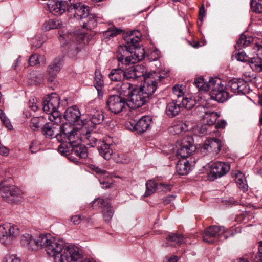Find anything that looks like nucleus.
<instances>
[{"label":"nucleus","instance_id":"f257e3e1","mask_svg":"<svg viewBox=\"0 0 262 262\" xmlns=\"http://www.w3.org/2000/svg\"><path fill=\"white\" fill-rule=\"evenodd\" d=\"M47 239L43 245L47 254L52 257L54 262H79L81 255L77 247L66 246L62 241L57 240L50 234H46Z\"/></svg>","mask_w":262,"mask_h":262},{"label":"nucleus","instance_id":"f03ea898","mask_svg":"<svg viewBox=\"0 0 262 262\" xmlns=\"http://www.w3.org/2000/svg\"><path fill=\"white\" fill-rule=\"evenodd\" d=\"M60 142H69L72 146L71 154L79 158L85 159L88 156L87 148L83 145L76 144L80 140L79 132L74 126L64 124L60 126V133L55 136Z\"/></svg>","mask_w":262,"mask_h":262},{"label":"nucleus","instance_id":"7ed1b4c3","mask_svg":"<svg viewBox=\"0 0 262 262\" xmlns=\"http://www.w3.org/2000/svg\"><path fill=\"white\" fill-rule=\"evenodd\" d=\"M60 103V98L56 94L46 97L42 102V109L49 115L48 119L57 125L61 123L62 118L60 113L57 111Z\"/></svg>","mask_w":262,"mask_h":262},{"label":"nucleus","instance_id":"20e7f679","mask_svg":"<svg viewBox=\"0 0 262 262\" xmlns=\"http://www.w3.org/2000/svg\"><path fill=\"white\" fill-rule=\"evenodd\" d=\"M233 231L223 226H212L207 228L203 235V241L209 243L223 241L233 235Z\"/></svg>","mask_w":262,"mask_h":262},{"label":"nucleus","instance_id":"39448f33","mask_svg":"<svg viewBox=\"0 0 262 262\" xmlns=\"http://www.w3.org/2000/svg\"><path fill=\"white\" fill-rule=\"evenodd\" d=\"M210 95L212 99L219 102H224L229 98V93L226 91L227 88L221 79L211 78L209 80Z\"/></svg>","mask_w":262,"mask_h":262},{"label":"nucleus","instance_id":"423d86ee","mask_svg":"<svg viewBox=\"0 0 262 262\" xmlns=\"http://www.w3.org/2000/svg\"><path fill=\"white\" fill-rule=\"evenodd\" d=\"M22 191L13 185L5 182L0 184V195L8 203H17L21 200Z\"/></svg>","mask_w":262,"mask_h":262},{"label":"nucleus","instance_id":"0eeeda50","mask_svg":"<svg viewBox=\"0 0 262 262\" xmlns=\"http://www.w3.org/2000/svg\"><path fill=\"white\" fill-rule=\"evenodd\" d=\"M20 234V230L17 225L5 223L0 225V241L4 244H10Z\"/></svg>","mask_w":262,"mask_h":262},{"label":"nucleus","instance_id":"6e6552de","mask_svg":"<svg viewBox=\"0 0 262 262\" xmlns=\"http://www.w3.org/2000/svg\"><path fill=\"white\" fill-rule=\"evenodd\" d=\"M68 12L71 16L78 20H83L89 14L88 6L80 2H76L75 0H70Z\"/></svg>","mask_w":262,"mask_h":262},{"label":"nucleus","instance_id":"1a4fd4ad","mask_svg":"<svg viewBox=\"0 0 262 262\" xmlns=\"http://www.w3.org/2000/svg\"><path fill=\"white\" fill-rule=\"evenodd\" d=\"M160 75L155 73H148L145 77L143 86L140 87L148 98L155 93L160 82Z\"/></svg>","mask_w":262,"mask_h":262},{"label":"nucleus","instance_id":"9d476101","mask_svg":"<svg viewBox=\"0 0 262 262\" xmlns=\"http://www.w3.org/2000/svg\"><path fill=\"white\" fill-rule=\"evenodd\" d=\"M148 100L149 98L145 96L140 87L133 89L131 94L128 98L129 105L132 108L140 107L144 105Z\"/></svg>","mask_w":262,"mask_h":262},{"label":"nucleus","instance_id":"9b49d317","mask_svg":"<svg viewBox=\"0 0 262 262\" xmlns=\"http://www.w3.org/2000/svg\"><path fill=\"white\" fill-rule=\"evenodd\" d=\"M152 122V119L149 116H144L137 122L135 120L129 121L126 124L128 129L136 131L137 133L141 134L146 131L150 127Z\"/></svg>","mask_w":262,"mask_h":262},{"label":"nucleus","instance_id":"f8f14e48","mask_svg":"<svg viewBox=\"0 0 262 262\" xmlns=\"http://www.w3.org/2000/svg\"><path fill=\"white\" fill-rule=\"evenodd\" d=\"M126 104L125 98L118 95H111L107 101V107L114 114L122 111L125 108Z\"/></svg>","mask_w":262,"mask_h":262},{"label":"nucleus","instance_id":"ddd939ff","mask_svg":"<svg viewBox=\"0 0 262 262\" xmlns=\"http://www.w3.org/2000/svg\"><path fill=\"white\" fill-rule=\"evenodd\" d=\"M133 48L126 45H120L116 52V58L119 62L118 66L129 65L130 57L133 54Z\"/></svg>","mask_w":262,"mask_h":262},{"label":"nucleus","instance_id":"4468645a","mask_svg":"<svg viewBox=\"0 0 262 262\" xmlns=\"http://www.w3.org/2000/svg\"><path fill=\"white\" fill-rule=\"evenodd\" d=\"M228 88L236 94H246L250 92L248 83L242 79H233L228 83Z\"/></svg>","mask_w":262,"mask_h":262},{"label":"nucleus","instance_id":"2eb2a0df","mask_svg":"<svg viewBox=\"0 0 262 262\" xmlns=\"http://www.w3.org/2000/svg\"><path fill=\"white\" fill-rule=\"evenodd\" d=\"M211 171L208 175L209 179L213 181L226 174L230 170V165L222 162H215L211 165Z\"/></svg>","mask_w":262,"mask_h":262},{"label":"nucleus","instance_id":"dca6fc26","mask_svg":"<svg viewBox=\"0 0 262 262\" xmlns=\"http://www.w3.org/2000/svg\"><path fill=\"white\" fill-rule=\"evenodd\" d=\"M81 113L75 105L68 108L64 112V117L70 123H76L78 125H83L85 123L80 119Z\"/></svg>","mask_w":262,"mask_h":262},{"label":"nucleus","instance_id":"f3484780","mask_svg":"<svg viewBox=\"0 0 262 262\" xmlns=\"http://www.w3.org/2000/svg\"><path fill=\"white\" fill-rule=\"evenodd\" d=\"M222 144L221 141L216 138H211L206 141L201 148V152L203 155L207 152H212L213 154H217L221 149Z\"/></svg>","mask_w":262,"mask_h":262},{"label":"nucleus","instance_id":"a211bd4d","mask_svg":"<svg viewBox=\"0 0 262 262\" xmlns=\"http://www.w3.org/2000/svg\"><path fill=\"white\" fill-rule=\"evenodd\" d=\"M63 58L59 57L55 58L50 63L47 68V73L49 75L48 79L51 82L54 81L57 74L60 71L63 66Z\"/></svg>","mask_w":262,"mask_h":262},{"label":"nucleus","instance_id":"6ab92c4d","mask_svg":"<svg viewBox=\"0 0 262 262\" xmlns=\"http://www.w3.org/2000/svg\"><path fill=\"white\" fill-rule=\"evenodd\" d=\"M124 79L135 80L144 75V69L141 65L133 66L126 69L124 68Z\"/></svg>","mask_w":262,"mask_h":262},{"label":"nucleus","instance_id":"aec40b11","mask_svg":"<svg viewBox=\"0 0 262 262\" xmlns=\"http://www.w3.org/2000/svg\"><path fill=\"white\" fill-rule=\"evenodd\" d=\"M179 100H172L167 103L165 113L169 118H173L179 115L182 111Z\"/></svg>","mask_w":262,"mask_h":262},{"label":"nucleus","instance_id":"412c9836","mask_svg":"<svg viewBox=\"0 0 262 262\" xmlns=\"http://www.w3.org/2000/svg\"><path fill=\"white\" fill-rule=\"evenodd\" d=\"M180 147L177 150V154L184 159L188 157L194 151L195 148L190 142L183 140L179 144Z\"/></svg>","mask_w":262,"mask_h":262},{"label":"nucleus","instance_id":"4be33fe9","mask_svg":"<svg viewBox=\"0 0 262 262\" xmlns=\"http://www.w3.org/2000/svg\"><path fill=\"white\" fill-rule=\"evenodd\" d=\"M79 134H81L80 139L90 147H94L97 142L96 138L94 136L95 133H92L89 132L85 128H82L79 130Z\"/></svg>","mask_w":262,"mask_h":262},{"label":"nucleus","instance_id":"5701e85b","mask_svg":"<svg viewBox=\"0 0 262 262\" xmlns=\"http://www.w3.org/2000/svg\"><path fill=\"white\" fill-rule=\"evenodd\" d=\"M165 246H176L185 242V238L180 234L171 233L166 238Z\"/></svg>","mask_w":262,"mask_h":262},{"label":"nucleus","instance_id":"b1692460","mask_svg":"<svg viewBox=\"0 0 262 262\" xmlns=\"http://www.w3.org/2000/svg\"><path fill=\"white\" fill-rule=\"evenodd\" d=\"M140 33L137 31H134L127 34L124 36V40L127 45L126 46L132 48L137 47L138 43L140 40Z\"/></svg>","mask_w":262,"mask_h":262},{"label":"nucleus","instance_id":"393cba45","mask_svg":"<svg viewBox=\"0 0 262 262\" xmlns=\"http://www.w3.org/2000/svg\"><path fill=\"white\" fill-rule=\"evenodd\" d=\"M94 85L96 89L99 98L103 97L102 89L104 86V82L102 79V76L99 70H96L95 73Z\"/></svg>","mask_w":262,"mask_h":262},{"label":"nucleus","instance_id":"a878e982","mask_svg":"<svg viewBox=\"0 0 262 262\" xmlns=\"http://www.w3.org/2000/svg\"><path fill=\"white\" fill-rule=\"evenodd\" d=\"M46 234H41L37 239H34L32 237L31 242L27 248L31 250H36L39 248H43L46 239Z\"/></svg>","mask_w":262,"mask_h":262},{"label":"nucleus","instance_id":"bb28decb","mask_svg":"<svg viewBox=\"0 0 262 262\" xmlns=\"http://www.w3.org/2000/svg\"><path fill=\"white\" fill-rule=\"evenodd\" d=\"M133 54L130 57V64H134L136 62L141 61L145 57V50L142 47L133 48Z\"/></svg>","mask_w":262,"mask_h":262},{"label":"nucleus","instance_id":"cd10ccee","mask_svg":"<svg viewBox=\"0 0 262 262\" xmlns=\"http://www.w3.org/2000/svg\"><path fill=\"white\" fill-rule=\"evenodd\" d=\"M124 66L121 64V66H119V68L111 70L108 74V77L111 81H120L124 79Z\"/></svg>","mask_w":262,"mask_h":262},{"label":"nucleus","instance_id":"c85d7f7f","mask_svg":"<svg viewBox=\"0 0 262 262\" xmlns=\"http://www.w3.org/2000/svg\"><path fill=\"white\" fill-rule=\"evenodd\" d=\"M98 151L102 157L105 160H108L113 154L112 145L103 141L98 147Z\"/></svg>","mask_w":262,"mask_h":262},{"label":"nucleus","instance_id":"c756f323","mask_svg":"<svg viewBox=\"0 0 262 262\" xmlns=\"http://www.w3.org/2000/svg\"><path fill=\"white\" fill-rule=\"evenodd\" d=\"M88 115L91 122L95 125L100 124L104 118L102 111L99 110H92Z\"/></svg>","mask_w":262,"mask_h":262},{"label":"nucleus","instance_id":"7c9ffc66","mask_svg":"<svg viewBox=\"0 0 262 262\" xmlns=\"http://www.w3.org/2000/svg\"><path fill=\"white\" fill-rule=\"evenodd\" d=\"M176 169L179 175H185L188 174L190 165L188 161L186 160H179L176 165Z\"/></svg>","mask_w":262,"mask_h":262},{"label":"nucleus","instance_id":"2f4dec72","mask_svg":"<svg viewBox=\"0 0 262 262\" xmlns=\"http://www.w3.org/2000/svg\"><path fill=\"white\" fill-rule=\"evenodd\" d=\"M81 26L83 28H85L88 30H91L94 28L97 25L96 19L95 16L93 14H88V16L83 18Z\"/></svg>","mask_w":262,"mask_h":262},{"label":"nucleus","instance_id":"473e14b6","mask_svg":"<svg viewBox=\"0 0 262 262\" xmlns=\"http://www.w3.org/2000/svg\"><path fill=\"white\" fill-rule=\"evenodd\" d=\"M248 64L253 71L255 72H262V58L259 56H255L250 58Z\"/></svg>","mask_w":262,"mask_h":262},{"label":"nucleus","instance_id":"72a5a7b5","mask_svg":"<svg viewBox=\"0 0 262 262\" xmlns=\"http://www.w3.org/2000/svg\"><path fill=\"white\" fill-rule=\"evenodd\" d=\"M135 85L129 82H123L118 88V92L120 95L129 98L132 92V89L135 88Z\"/></svg>","mask_w":262,"mask_h":262},{"label":"nucleus","instance_id":"f704fd0d","mask_svg":"<svg viewBox=\"0 0 262 262\" xmlns=\"http://www.w3.org/2000/svg\"><path fill=\"white\" fill-rule=\"evenodd\" d=\"M219 117L217 114L214 112H206L203 118V123L211 126L213 125L217 118Z\"/></svg>","mask_w":262,"mask_h":262},{"label":"nucleus","instance_id":"c9c22d12","mask_svg":"<svg viewBox=\"0 0 262 262\" xmlns=\"http://www.w3.org/2000/svg\"><path fill=\"white\" fill-rule=\"evenodd\" d=\"M63 26L62 22L59 19H50L43 24V29L45 31H49L51 29L60 28Z\"/></svg>","mask_w":262,"mask_h":262},{"label":"nucleus","instance_id":"e433bc0d","mask_svg":"<svg viewBox=\"0 0 262 262\" xmlns=\"http://www.w3.org/2000/svg\"><path fill=\"white\" fill-rule=\"evenodd\" d=\"M54 125H56V124L54 123V124L52 126L50 123H47L41 128L42 134L45 137L52 138L55 133L58 130L56 126H54ZM58 125L56 124V126Z\"/></svg>","mask_w":262,"mask_h":262},{"label":"nucleus","instance_id":"4c0bfd02","mask_svg":"<svg viewBox=\"0 0 262 262\" xmlns=\"http://www.w3.org/2000/svg\"><path fill=\"white\" fill-rule=\"evenodd\" d=\"M235 181L240 189L244 191H246L248 190V185L246 180L242 173L238 172L235 174Z\"/></svg>","mask_w":262,"mask_h":262},{"label":"nucleus","instance_id":"58836bf2","mask_svg":"<svg viewBox=\"0 0 262 262\" xmlns=\"http://www.w3.org/2000/svg\"><path fill=\"white\" fill-rule=\"evenodd\" d=\"M252 40L253 38L251 36H247L244 34H242L240 36L239 38L237 41V43L235 47L237 49V48L241 49L242 47H247L250 45Z\"/></svg>","mask_w":262,"mask_h":262},{"label":"nucleus","instance_id":"ea45409f","mask_svg":"<svg viewBox=\"0 0 262 262\" xmlns=\"http://www.w3.org/2000/svg\"><path fill=\"white\" fill-rule=\"evenodd\" d=\"M44 122V119L43 117H33L30 120L29 126L32 130L34 131L38 130Z\"/></svg>","mask_w":262,"mask_h":262},{"label":"nucleus","instance_id":"a19ab883","mask_svg":"<svg viewBox=\"0 0 262 262\" xmlns=\"http://www.w3.org/2000/svg\"><path fill=\"white\" fill-rule=\"evenodd\" d=\"M45 57L44 56L39 55L37 54H32L29 58V63L31 66H34L45 62Z\"/></svg>","mask_w":262,"mask_h":262},{"label":"nucleus","instance_id":"79ce46f5","mask_svg":"<svg viewBox=\"0 0 262 262\" xmlns=\"http://www.w3.org/2000/svg\"><path fill=\"white\" fill-rule=\"evenodd\" d=\"M123 30L121 29L117 28L112 26L108 29V30L103 33L104 37L106 38H110L114 37L118 34H121Z\"/></svg>","mask_w":262,"mask_h":262},{"label":"nucleus","instance_id":"37998d69","mask_svg":"<svg viewBox=\"0 0 262 262\" xmlns=\"http://www.w3.org/2000/svg\"><path fill=\"white\" fill-rule=\"evenodd\" d=\"M159 184L156 183L152 180H149L146 184V191L145 195L146 196H150L156 192V190L158 187Z\"/></svg>","mask_w":262,"mask_h":262},{"label":"nucleus","instance_id":"c03bdc74","mask_svg":"<svg viewBox=\"0 0 262 262\" xmlns=\"http://www.w3.org/2000/svg\"><path fill=\"white\" fill-rule=\"evenodd\" d=\"M179 101L181 102L180 105H181L182 108L185 107L186 109L190 110L192 108L195 104V102L193 99L184 96L179 100Z\"/></svg>","mask_w":262,"mask_h":262},{"label":"nucleus","instance_id":"a18cd8bd","mask_svg":"<svg viewBox=\"0 0 262 262\" xmlns=\"http://www.w3.org/2000/svg\"><path fill=\"white\" fill-rule=\"evenodd\" d=\"M194 84L196 86L201 90L207 91L210 90V85H209V81L206 83L203 78L200 77L195 79Z\"/></svg>","mask_w":262,"mask_h":262},{"label":"nucleus","instance_id":"49530a36","mask_svg":"<svg viewBox=\"0 0 262 262\" xmlns=\"http://www.w3.org/2000/svg\"><path fill=\"white\" fill-rule=\"evenodd\" d=\"M114 211L111 206H105L103 209V216L104 221L108 223L112 219Z\"/></svg>","mask_w":262,"mask_h":262},{"label":"nucleus","instance_id":"de8ad7c7","mask_svg":"<svg viewBox=\"0 0 262 262\" xmlns=\"http://www.w3.org/2000/svg\"><path fill=\"white\" fill-rule=\"evenodd\" d=\"M188 125L185 122H179L173 127V130L175 134H179L187 130Z\"/></svg>","mask_w":262,"mask_h":262},{"label":"nucleus","instance_id":"09e8293b","mask_svg":"<svg viewBox=\"0 0 262 262\" xmlns=\"http://www.w3.org/2000/svg\"><path fill=\"white\" fill-rule=\"evenodd\" d=\"M251 7L253 12L258 13H262V0L252 1Z\"/></svg>","mask_w":262,"mask_h":262},{"label":"nucleus","instance_id":"8fccbe9b","mask_svg":"<svg viewBox=\"0 0 262 262\" xmlns=\"http://www.w3.org/2000/svg\"><path fill=\"white\" fill-rule=\"evenodd\" d=\"M172 90L173 94L177 97V99H173V100H180L184 97L183 89H182V85H176L174 86Z\"/></svg>","mask_w":262,"mask_h":262},{"label":"nucleus","instance_id":"3c124183","mask_svg":"<svg viewBox=\"0 0 262 262\" xmlns=\"http://www.w3.org/2000/svg\"><path fill=\"white\" fill-rule=\"evenodd\" d=\"M172 90L173 94L177 97V99H173V100H180L184 97L183 89H182V85H176L174 86Z\"/></svg>","mask_w":262,"mask_h":262},{"label":"nucleus","instance_id":"603ef678","mask_svg":"<svg viewBox=\"0 0 262 262\" xmlns=\"http://www.w3.org/2000/svg\"><path fill=\"white\" fill-rule=\"evenodd\" d=\"M32 237V235L28 233H25L23 234L20 239L21 245L23 246L28 248L30 244V243L31 242Z\"/></svg>","mask_w":262,"mask_h":262},{"label":"nucleus","instance_id":"864d4df0","mask_svg":"<svg viewBox=\"0 0 262 262\" xmlns=\"http://www.w3.org/2000/svg\"><path fill=\"white\" fill-rule=\"evenodd\" d=\"M236 58L238 61L247 62L248 64L249 63V60L250 59V58H249L244 51L239 52L236 56Z\"/></svg>","mask_w":262,"mask_h":262},{"label":"nucleus","instance_id":"5fc2aeb1","mask_svg":"<svg viewBox=\"0 0 262 262\" xmlns=\"http://www.w3.org/2000/svg\"><path fill=\"white\" fill-rule=\"evenodd\" d=\"M92 206L94 207H105V206H107L105 205V203L103 199L101 198H98L94 200L92 202Z\"/></svg>","mask_w":262,"mask_h":262},{"label":"nucleus","instance_id":"6e6d98bb","mask_svg":"<svg viewBox=\"0 0 262 262\" xmlns=\"http://www.w3.org/2000/svg\"><path fill=\"white\" fill-rule=\"evenodd\" d=\"M60 142V141H59ZM61 144L58 147V151L63 155H67L69 150L67 145L65 144L66 142H60Z\"/></svg>","mask_w":262,"mask_h":262},{"label":"nucleus","instance_id":"4d7b16f0","mask_svg":"<svg viewBox=\"0 0 262 262\" xmlns=\"http://www.w3.org/2000/svg\"><path fill=\"white\" fill-rule=\"evenodd\" d=\"M92 169L97 174L100 175V177L104 176V177L107 176L108 173L106 170L101 169L96 166L92 165Z\"/></svg>","mask_w":262,"mask_h":262},{"label":"nucleus","instance_id":"13d9d810","mask_svg":"<svg viewBox=\"0 0 262 262\" xmlns=\"http://www.w3.org/2000/svg\"><path fill=\"white\" fill-rule=\"evenodd\" d=\"M3 262H20V259L13 255H6Z\"/></svg>","mask_w":262,"mask_h":262},{"label":"nucleus","instance_id":"bf43d9fd","mask_svg":"<svg viewBox=\"0 0 262 262\" xmlns=\"http://www.w3.org/2000/svg\"><path fill=\"white\" fill-rule=\"evenodd\" d=\"M168 73L169 71L168 70H161L158 71H152L149 73H155L156 75H160L161 76L159 78L160 82L162 79L168 76Z\"/></svg>","mask_w":262,"mask_h":262},{"label":"nucleus","instance_id":"052dcab7","mask_svg":"<svg viewBox=\"0 0 262 262\" xmlns=\"http://www.w3.org/2000/svg\"><path fill=\"white\" fill-rule=\"evenodd\" d=\"M250 217L251 215H248L247 212H243L237 216L236 220L237 222H244L246 223L249 220Z\"/></svg>","mask_w":262,"mask_h":262},{"label":"nucleus","instance_id":"680f3d73","mask_svg":"<svg viewBox=\"0 0 262 262\" xmlns=\"http://www.w3.org/2000/svg\"><path fill=\"white\" fill-rule=\"evenodd\" d=\"M83 219V216H81L80 215H75L71 216L70 221L74 225H78Z\"/></svg>","mask_w":262,"mask_h":262},{"label":"nucleus","instance_id":"e2e57ef3","mask_svg":"<svg viewBox=\"0 0 262 262\" xmlns=\"http://www.w3.org/2000/svg\"><path fill=\"white\" fill-rule=\"evenodd\" d=\"M9 153V149L0 143V155L7 156Z\"/></svg>","mask_w":262,"mask_h":262},{"label":"nucleus","instance_id":"0e129e2a","mask_svg":"<svg viewBox=\"0 0 262 262\" xmlns=\"http://www.w3.org/2000/svg\"><path fill=\"white\" fill-rule=\"evenodd\" d=\"M254 49L257 51L256 56H259L262 58V45L255 44L253 47Z\"/></svg>","mask_w":262,"mask_h":262},{"label":"nucleus","instance_id":"69168bd1","mask_svg":"<svg viewBox=\"0 0 262 262\" xmlns=\"http://www.w3.org/2000/svg\"><path fill=\"white\" fill-rule=\"evenodd\" d=\"M158 186L165 191H170L171 188V186L169 184L163 183H159Z\"/></svg>","mask_w":262,"mask_h":262},{"label":"nucleus","instance_id":"338daca9","mask_svg":"<svg viewBox=\"0 0 262 262\" xmlns=\"http://www.w3.org/2000/svg\"><path fill=\"white\" fill-rule=\"evenodd\" d=\"M2 121L3 122L4 125L9 130H11L12 128V126L11 124V123L9 120L6 117H4L2 119Z\"/></svg>","mask_w":262,"mask_h":262},{"label":"nucleus","instance_id":"774afa93","mask_svg":"<svg viewBox=\"0 0 262 262\" xmlns=\"http://www.w3.org/2000/svg\"><path fill=\"white\" fill-rule=\"evenodd\" d=\"M205 15V10L204 5H202L199 10V19L201 21H203V17Z\"/></svg>","mask_w":262,"mask_h":262}]
</instances>
